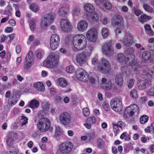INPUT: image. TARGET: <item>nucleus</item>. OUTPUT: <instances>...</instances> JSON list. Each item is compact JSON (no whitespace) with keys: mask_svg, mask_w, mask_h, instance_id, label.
<instances>
[{"mask_svg":"<svg viewBox=\"0 0 154 154\" xmlns=\"http://www.w3.org/2000/svg\"><path fill=\"white\" fill-rule=\"evenodd\" d=\"M75 76L78 80L84 82L89 80L90 82L92 84L99 83V78L96 74L92 72L88 74L82 68H79L77 70Z\"/></svg>","mask_w":154,"mask_h":154,"instance_id":"nucleus-1","label":"nucleus"},{"mask_svg":"<svg viewBox=\"0 0 154 154\" xmlns=\"http://www.w3.org/2000/svg\"><path fill=\"white\" fill-rule=\"evenodd\" d=\"M85 48L86 49L83 52L79 53L76 56V61L80 66L85 63L94 49L93 45L90 44H88Z\"/></svg>","mask_w":154,"mask_h":154,"instance_id":"nucleus-2","label":"nucleus"},{"mask_svg":"<svg viewBox=\"0 0 154 154\" xmlns=\"http://www.w3.org/2000/svg\"><path fill=\"white\" fill-rule=\"evenodd\" d=\"M150 73L153 74V72L150 70L148 72H144L143 75H144L145 79L140 80L138 81L137 87L139 90H144L151 85V79L152 77V75Z\"/></svg>","mask_w":154,"mask_h":154,"instance_id":"nucleus-3","label":"nucleus"},{"mask_svg":"<svg viewBox=\"0 0 154 154\" xmlns=\"http://www.w3.org/2000/svg\"><path fill=\"white\" fill-rule=\"evenodd\" d=\"M87 42L86 37L82 34L76 35L73 38V45L77 50L84 49L86 46Z\"/></svg>","mask_w":154,"mask_h":154,"instance_id":"nucleus-4","label":"nucleus"},{"mask_svg":"<svg viewBox=\"0 0 154 154\" xmlns=\"http://www.w3.org/2000/svg\"><path fill=\"white\" fill-rule=\"evenodd\" d=\"M59 58L57 56L51 55L48 57L43 62L44 66L48 68L53 69L57 65Z\"/></svg>","mask_w":154,"mask_h":154,"instance_id":"nucleus-5","label":"nucleus"},{"mask_svg":"<svg viewBox=\"0 0 154 154\" xmlns=\"http://www.w3.org/2000/svg\"><path fill=\"white\" fill-rule=\"evenodd\" d=\"M100 63V65L98 67L99 70L103 73H109L111 69V64L109 62L107 59L103 57Z\"/></svg>","mask_w":154,"mask_h":154,"instance_id":"nucleus-6","label":"nucleus"},{"mask_svg":"<svg viewBox=\"0 0 154 154\" xmlns=\"http://www.w3.org/2000/svg\"><path fill=\"white\" fill-rule=\"evenodd\" d=\"M51 122L47 118L43 117L40 119L37 123L38 130L41 132H44L46 131L50 127Z\"/></svg>","mask_w":154,"mask_h":154,"instance_id":"nucleus-7","label":"nucleus"},{"mask_svg":"<svg viewBox=\"0 0 154 154\" xmlns=\"http://www.w3.org/2000/svg\"><path fill=\"white\" fill-rule=\"evenodd\" d=\"M55 17V15L52 13L46 14L44 18L42 19L40 24L42 29H46L48 24L53 22Z\"/></svg>","mask_w":154,"mask_h":154,"instance_id":"nucleus-8","label":"nucleus"},{"mask_svg":"<svg viewBox=\"0 0 154 154\" xmlns=\"http://www.w3.org/2000/svg\"><path fill=\"white\" fill-rule=\"evenodd\" d=\"M73 145L70 142L67 141L61 143L59 146V150L63 154H69L72 151Z\"/></svg>","mask_w":154,"mask_h":154,"instance_id":"nucleus-9","label":"nucleus"},{"mask_svg":"<svg viewBox=\"0 0 154 154\" xmlns=\"http://www.w3.org/2000/svg\"><path fill=\"white\" fill-rule=\"evenodd\" d=\"M139 112V107L135 104H131L125 110L124 115L125 117H127V114L129 116H132L134 114L138 115Z\"/></svg>","mask_w":154,"mask_h":154,"instance_id":"nucleus-10","label":"nucleus"},{"mask_svg":"<svg viewBox=\"0 0 154 154\" xmlns=\"http://www.w3.org/2000/svg\"><path fill=\"white\" fill-rule=\"evenodd\" d=\"M60 123L63 125H67L71 123V118L70 115L66 112L61 113L59 116Z\"/></svg>","mask_w":154,"mask_h":154,"instance_id":"nucleus-11","label":"nucleus"},{"mask_svg":"<svg viewBox=\"0 0 154 154\" xmlns=\"http://www.w3.org/2000/svg\"><path fill=\"white\" fill-rule=\"evenodd\" d=\"M110 106L112 109L116 112H120L122 106L121 100L118 98H112L110 101Z\"/></svg>","mask_w":154,"mask_h":154,"instance_id":"nucleus-12","label":"nucleus"},{"mask_svg":"<svg viewBox=\"0 0 154 154\" xmlns=\"http://www.w3.org/2000/svg\"><path fill=\"white\" fill-rule=\"evenodd\" d=\"M102 52L105 55L110 57L114 54L113 49L111 43L109 42L105 43L102 46Z\"/></svg>","mask_w":154,"mask_h":154,"instance_id":"nucleus-13","label":"nucleus"},{"mask_svg":"<svg viewBox=\"0 0 154 154\" xmlns=\"http://www.w3.org/2000/svg\"><path fill=\"white\" fill-rule=\"evenodd\" d=\"M60 42V37L58 35L56 34L52 35L50 41V47L51 49H56L58 46Z\"/></svg>","mask_w":154,"mask_h":154,"instance_id":"nucleus-14","label":"nucleus"},{"mask_svg":"<svg viewBox=\"0 0 154 154\" xmlns=\"http://www.w3.org/2000/svg\"><path fill=\"white\" fill-rule=\"evenodd\" d=\"M97 32L94 28H92L88 31L86 34L87 39L91 42H94L97 39Z\"/></svg>","mask_w":154,"mask_h":154,"instance_id":"nucleus-15","label":"nucleus"},{"mask_svg":"<svg viewBox=\"0 0 154 154\" xmlns=\"http://www.w3.org/2000/svg\"><path fill=\"white\" fill-rule=\"evenodd\" d=\"M123 20V18L121 16L115 15L112 19V24L113 26H119L120 28H123L124 26Z\"/></svg>","mask_w":154,"mask_h":154,"instance_id":"nucleus-16","label":"nucleus"},{"mask_svg":"<svg viewBox=\"0 0 154 154\" xmlns=\"http://www.w3.org/2000/svg\"><path fill=\"white\" fill-rule=\"evenodd\" d=\"M60 26L62 30L65 32H69L72 29L71 24L66 19H63L61 20Z\"/></svg>","mask_w":154,"mask_h":154,"instance_id":"nucleus-17","label":"nucleus"},{"mask_svg":"<svg viewBox=\"0 0 154 154\" xmlns=\"http://www.w3.org/2000/svg\"><path fill=\"white\" fill-rule=\"evenodd\" d=\"M133 36L130 32L127 33L123 39L124 45L126 47L131 46L133 42Z\"/></svg>","mask_w":154,"mask_h":154,"instance_id":"nucleus-18","label":"nucleus"},{"mask_svg":"<svg viewBox=\"0 0 154 154\" xmlns=\"http://www.w3.org/2000/svg\"><path fill=\"white\" fill-rule=\"evenodd\" d=\"M128 50L131 51V54H128L126 57L125 62L127 65H131L134 63V62L135 56L132 54L134 52V50L132 48H129Z\"/></svg>","mask_w":154,"mask_h":154,"instance_id":"nucleus-19","label":"nucleus"},{"mask_svg":"<svg viewBox=\"0 0 154 154\" xmlns=\"http://www.w3.org/2000/svg\"><path fill=\"white\" fill-rule=\"evenodd\" d=\"M88 26V22L85 20H82L77 24V30L79 32H84L86 30Z\"/></svg>","mask_w":154,"mask_h":154,"instance_id":"nucleus-20","label":"nucleus"},{"mask_svg":"<svg viewBox=\"0 0 154 154\" xmlns=\"http://www.w3.org/2000/svg\"><path fill=\"white\" fill-rule=\"evenodd\" d=\"M56 84L58 87L63 88H65L69 85L66 79L63 78H60L58 79L57 81Z\"/></svg>","mask_w":154,"mask_h":154,"instance_id":"nucleus-21","label":"nucleus"},{"mask_svg":"<svg viewBox=\"0 0 154 154\" xmlns=\"http://www.w3.org/2000/svg\"><path fill=\"white\" fill-rule=\"evenodd\" d=\"M50 105V103L49 102L45 101L42 102V110L43 112L45 114H49Z\"/></svg>","mask_w":154,"mask_h":154,"instance_id":"nucleus-22","label":"nucleus"},{"mask_svg":"<svg viewBox=\"0 0 154 154\" xmlns=\"http://www.w3.org/2000/svg\"><path fill=\"white\" fill-rule=\"evenodd\" d=\"M152 17L145 14H143L138 17V21L141 23H143L147 21V20H150Z\"/></svg>","mask_w":154,"mask_h":154,"instance_id":"nucleus-23","label":"nucleus"},{"mask_svg":"<svg viewBox=\"0 0 154 154\" xmlns=\"http://www.w3.org/2000/svg\"><path fill=\"white\" fill-rule=\"evenodd\" d=\"M33 86L35 88L39 91H45V86L41 82L35 83Z\"/></svg>","mask_w":154,"mask_h":154,"instance_id":"nucleus-24","label":"nucleus"},{"mask_svg":"<svg viewBox=\"0 0 154 154\" xmlns=\"http://www.w3.org/2000/svg\"><path fill=\"white\" fill-rule=\"evenodd\" d=\"M69 8L67 7L63 6L59 10V14L62 17H65L68 13Z\"/></svg>","mask_w":154,"mask_h":154,"instance_id":"nucleus-25","label":"nucleus"},{"mask_svg":"<svg viewBox=\"0 0 154 154\" xmlns=\"http://www.w3.org/2000/svg\"><path fill=\"white\" fill-rule=\"evenodd\" d=\"M84 9L85 11L91 14L94 12V6L90 4H86L84 6Z\"/></svg>","mask_w":154,"mask_h":154,"instance_id":"nucleus-26","label":"nucleus"},{"mask_svg":"<svg viewBox=\"0 0 154 154\" xmlns=\"http://www.w3.org/2000/svg\"><path fill=\"white\" fill-rule=\"evenodd\" d=\"M116 83L118 85H121L123 82V78L122 75L121 74L117 75L115 79Z\"/></svg>","mask_w":154,"mask_h":154,"instance_id":"nucleus-27","label":"nucleus"},{"mask_svg":"<svg viewBox=\"0 0 154 154\" xmlns=\"http://www.w3.org/2000/svg\"><path fill=\"white\" fill-rule=\"evenodd\" d=\"M17 101L18 99L16 96L13 95L8 99V103L9 105L13 106L17 102Z\"/></svg>","mask_w":154,"mask_h":154,"instance_id":"nucleus-28","label":"nucleus"},{"mask_svg":"<svg viewBox=\"0 0 154 154\" xmlns=\"http://www.w3.org/2000/svg\"><path fill=\"white\" fill-rule=\"evenodd\" d=\"M39 104V103L37 100L35 99H33L30 102L29 104V107L33 109H35L38 107Z\"/></svg>","mask_w":154,"mask_h":154,"instance_id":"nucleus-29","label":"nucleus"},{"mask_svg":"<svg viewBox=\"0 0 154 154\" xmlns=\"http://www.w3.org/2000/svg\"><path fill=\"white\" fill-rule=\"evenodd\" d=\"M143 59L145 60H147L150 59L151 56L150 52L149 51H145L142 54Z\"/></svg>","mask_w":154,"mask_h":154,"instance_id":"nucleus-30","label":"nucleus"},{"mask_svg":"<svg viewBox=\"0 0 154 154\" xmlns=\"http://www.w3.org/2000/svg\"><path fill=\"white\" fill-rule=\"evenodd\" d=\"M33 62L34 61L25 59L23 66L24 68L25 69H28L32 65Z\"/></svg>","mask_w":154,"mask_h":154,"instance_id":"nucleus-31","label":"nucleus"},{"mask_svg":"<svg viewBox=\"0 0 154 154\" xmlns=\"http://www.w3.org/2000/svg\"><path fill=\"white\" fill-rule=\"evenodd\" d=\"M126 57L123 53H119L117 55V60L120 63H122L124 61L125 62Z\"/></svg>","mask_w":154,"mask_h":154,"instance_id":"nucleus-32","label":"nucleus"},{"mask_svg":"<svg viewBox=\"0 0 154 154\" xmlns=\"http://www.w3.org/2000/svg\"><path fill=\"white\" fill-rule=\"evenodd\" d=\"M130 96L133 99H136L138 96L137 91L136 89H133L130 92Z\"/></svg>","mask_w":154,"mask_h":154,"instance_id":"nucleus-33","label":"nucleus"},{"mask_svg":"<svg viewBox=\"0 0 154 154\" xmlns=\"http://www.w3.org/2000/svg\"><path fill=\"white\" fill-rule=\"evenodd\" d=\"M97 145L98 148L103 149L104 146V140L101 138H98L97 140Z\"/></svg>","mask_w":154,"mask_h":154,"instance_id":"nucleus-34","label":"nucleus"},{"mask_svg":"<svg viewBox=\"0 0 154 154\" xmlns=\"http://www.w3.org/2000/svg\"><path fill=\"white\" fill-rule=\"evenodd\" d=\"M143 7L145 11L148 12L152 13L153 11V8L146 4H143Z\"/></svg>","mask_w":154,"mask_h":154,"instance_id":"nucleus-35","label":"nucleus"},{"mask_svg":"<svg viewBox=\"0 0 154 154\" xmlns=\"http://www.w3.org/2000/svg\"><path fill=\"white\" fill-rule=\"evenodd\" d=\"M112 82L110 80L108 83L103 87H102V88L107 91L110 90L112 88Z\"/></svg>","mask_w":154,"mask_h":154,"instance_id":"nucleus-36","label":"nucleus"},{"mask_svg":"<svg viewBox=\"0 0 154 154\" xmlns=\"http://www.w3.org/2000/svg\"><path fill=\"white\" fill-rule=\"evenodd\" d=\"M102 4L107 9H110L112 8V5L108 1L104 0L102 2Z\"/></svg>","mask_w":154,"mask_h":154,"instance_id":"nucleus-37","label":"nucleus"},{"mask_svg":"<svg viewBox=\"0 0 154 154\" xmlns=\"http://www.w3.org/2000/svg\"><path fill=\"white\" fill-rule=\"evenodd\" d=\"M91 15L92 21H96L98 20L99 18L98 15L95 12H93V13L91 14Z\"/></svg>","mask_w":154,"mask_h":154,"instance_id":"nucleus-38","label":"nucleus"},{"mask_svg":"<svg viewBox=\"0 0 154 154\" xmlns=\"http://www.w3.org/2000/svg\"><path fill=\"white\" fill-rule=\"evenodd\" d=\"M25 59L29 60H31V61H34L33 55L32 51H30L28 52L26 57Z\"/></svg>","mask_w":154,"mask_h":154,"instance_id":"nucleus-39","label":"nucleus"},{"mask_svg":"<svg viewBox=\"0 0 154 154\" xmlns=\"http://www.w3.org/2000/svg\"><path fill=\"white\" fill-rule=\"evenodd\" d=\"M144 28L145 29L150 32L149 34L150 35H153V31L151 29V26L150 25L148 24H146L144 25Z\"/></svg>","mask_w":154,"mask_h":154,"instance_id":"nucleus-40","label":"nucleus"},{"mask_svg":"<svg viewBox=\"0 0 154 154\" xmlns=\"http://www.w3.org/2000/svg\"><path fill=\"white\" fill-rule=\"evenodd\" d=\"M148 119L149 117L148 116L146 115H143L140 118V122L141 124H144L148 121Z\"/></svg>","mask_w":154,"mask_h":154,"instance_id":"nucleus-41","label":"nucleus"},{"mask_svg":"<svg viewBox=\"0 0 154 154\" xmlns=\"http://www.w3.org/2000/svg\"><path fill=\"white\" fill-rule=\"evenodd\" d=\"M29 25L30 28L32 31L35 30L36 29V25L34 21L33 20H31L29 22Z\"/></svg>","mask_w":154,"mask_h":154,"instance_id":"nucleus-42","label":"nucleus"},{"mask_svg":"<svg viewBox=\"0 0 154 154\" xmlns=\"http://www.w3.org/2000/svg\"><path fill=\"white\" fill-rule=\"evenodd\" d=\"M21 117V119L22 121L21 122V125L22 126H23L26 125L27 123L28 119L26 116H22Z\"/></svg>","mask_w":154,"mask_h":154,"instance_id":"nucleus-43","label":"nucleus"},{"mask_svg":"<svg viewBox=\"0 0 154 154\" xmlns=\"http://www.w3.org/2000/svg\"><path fill=\"white\" fill-rule=\"evenodd\" d=\"M62 134V130L60 127L57 126L56 128L55 136L56 137L60 136Z\"/></svg>","mask_w":154,"mask_h":154,"instance_id":"nucleus-44","label":"nucleus"},{"mask_svg":"<svg viewBox=\"0 0 154 154\" xmlns=\"http://www.w3.org/2000/svg\"><path fill=\"white\" fill-rule=\"evenodd\" d=\"M134 84V82L133 80L132 79H129L127 82V85L128 88L130 89L133 86Z\"/></svg>","mask_w":154,"mask_h":154,"instance_id":"nucleus-45","label":"nucleus"},{"mask_svg":"<svg viewBox=\"0 0 154 154\" xmlns=\"http://www.w3.org/2000/svg\"><path fill=\"white\" fill-rule=\"evenodd\" d=\"M102 35L103 38L106 37L108 34V31L106 28H103L102 30Z\"/></svg>","mask_w":154,"mask_h":154,"instance_id":"nucleus-46","label":"nucleus"},{"mask_svg":"<svg viewBox=\"0 0 154 154\" xmlns=\"http://www.w3.org/2000/svg\"><path fill=\"white\" fill-rule=\"evenodd\" d=\"M30 9L34 12H36L38 11L39 9L38 6L34 4H31L30 6Z\"/></svg>","mask_w":154,"mask_h":154,"instance_id":"nucleus-47","label":"nucleus"},{"mask_svg":"<svg viewBox=\"0 0 154 154\" xmlns=\"http://www.w3.org/2000/svg\"><path fill=\"white\" fill-rule=\"evenodd\" d=\"M87 121L90 123L93 124L96 122V120L94 116H91L88 117L87 119Z\"/></svg>","mask_w":154,"mask_h":154,"instance_id":"nucleus-48","label":"nucleus"},{"mask_svg":"<svg viewBox=\"0 0 154 154\" xmlns=\"http://www.w3.org/2000/svg\"><path fill=\"white\" fill-rule=\"evenodd\" d=\"M67 72L69 73H72L74 71V68L73 66L70 65L67 66L66 69Z\"/></svg>","mask_w":154,"mask_h":154,"instance_id":"nucleus-49","label":"nucleus"},{"mask_svg":"<svg viewBox=\"0 0 154 154\" xmlns=\"http://www.w3.org/2000/svg\"><path fill=\"white\" fill-rule=\"evenodd\" d=\"M15 34H13L6 38V42L7 43H9L12 40H13L15 37Z\"/></svg>","mask_w":154,"mask_h":154,"instance_id":"nucleus-50","label":"nucleus"},{"mask_svg":"<svg viewBox=\"0 0 154 154\" xmlns=\"http://www.w3.org/2000/svg\"><path fill=\"white\" fill-rule=\"evenodd\" d=\"M83 113L85 116H89L90 112L89 109L87 108H85L83 109Z\"/></svg>","mask_w":154,"mask_h":154,"instance_id":"nucleus-51","label":"nucleus"},{"mask_svg":"<svg viewBox=\"0 0 154 154\" xmlns=\"http://www.w3.org/2000/svg\"><path fill=\"white\" fill-rule=\"evenodd\" d=\"M113 131L115 135L116 136L119 131L118 128L119 126L118 125L116 124H113Z\"/></svg>","mask_w":154,"mask_h":154,"instance_id":"nucleus-52","label":"nucleus"},{"mask_svg":"<svg viewBox=\"0 0 154 154\" xmlns=\"http://www.w3.org/2000/svg\"><path fill=\"white\" fill-rule=\"evenodd\" d=\"M10 154H17L18 152V149L13 147H11L10 149Z\"/></svg>","mask_w":154,"mask_h":154,"instance_id":"nucleus-53","label":"nucleus"},{"mask_svg":"<svg viewBox=\"0 0 154 154\" xmlns=\"http://www.w3.org/2000/svg\"><path fill=\"white\" fill-rule=\"evenodd\" d=\"M109 81V80L105 78H102L101 79V85L102 87L106 85Z\"/></svg>","mask_w":154,"mask_h":154,"instance_id":"nucleus-54","label":"nucleus"},{"mask_svg":"<svg viewBox=\"0 0 154 154\" xmlns=\"http://www.w3.org/2000/svg\"><path fill=\"white\" fill-rule=\"evenodd\" d=\"M148 94L149 96L154 95V86L150 88L148 91Z\"/></svg>","mask_w":154,"mask_h":154,"instance_id":"nucleus-55","label":"nucleus"},{"mask_svg":"<svg viewBox=\"0 0 154 154\" xmlns=\"http://www.w3.org/2000/svg\"><path fill=\"white\" fill-rule=\"evenodd\" d=\"M103 106L104 109L107 111L109 110L110 109V108L109 104L106 102H104L103 103Z\"/></svg>","mask_w":154,"mask_h":154,"instance_id":"nucleus-56","label":"nucleus"},{"mask_svg":"<svg viewBox=\"0 0 154 154\" xmlns=\"http://www.w3.org/2000/svg\"><path fill=\"white\" fill-rule=\"evenodd\" d=\"M80 14V9L79 8H75L73 12V15L77 16Z\"/></svg>","mask_w":154,"mask_h":154,"instance_id":"nucleus-57","label":"nucleus"},{"mask_svg":"<svg viewBox=\"0 0 154 154\" xmlns=\"http://www.w3.org/2000/svg\"><path fill=\"white\" fill-rule=\"evenodd\" d=\"M121 70L123 73L125 74L127 73L129 71V69L127 66H124L122 67L121 68Z\"/></svg>","mask_w":154,"mask_h":154,"instance_id":"nucleus-58","label":"nucleus"},{"mask_svg":"<svg viewBox=\"0 0 154 154\" xmlns=\"http://www.w3.org/2000/svg\"><path fill=\"white\" fill-rule=\"evenodd\" d=\"M35 38V36L34 35H31L29 36L27 42L28 45H30Z\"/></svg>","mask_w":154,"mask_h":154,"instance_id":"nucleus-59","label":"nucleus"},{"mask_svg":"<svg viewBox=\"0 0 154 154\" xmlns=\"http://www.w3.org/2000/svg\"><path fill=\"white\" fill-rule=\"evenodd\" d=\"M92 63L94 66L97 65L98 63V59L96 57H94L91 60Z\"/></svg>","mask_w":154,"mask_h":154,"instance_id":"nucleus-60","label":"nucleus"},{"mask_svg":"<svg viewBox=\"0 0 154 154\" xmlns=\"http://www.w3.org/2000/svg\"><path fill=\"white\" fill-rule=\"evenodd\" d=\"M134 13L137 16H139L143 13V12L140 10L138 9H135Z\"/></svg>","mask_w":154,"mask_h":154,"instance_id":"nucleus-61","label":"nucleus"},{"mask_svg":"<svg viewBox=\"0 0 154 154\" xmlns=\"http://www.w3.org/2000/svg\"><path fill=\"white\" fill-rule=\"evenodd\" d=\"M139 66L137 64H134L132 66V69L134 72H137L139 70Z\"/></svg>","mask_w":154,"mask_h":154,"instance_id":"nucleus-62","label":"nucleus"},{"mask_svg":"<svg viewBox=\"0 0 154 154\" xmlns=\"http://www.w3.org/2000/svg\"><path fill=\"white\" fill-rule=\"evenodd\" d=\"M36 55L38 58L40 59L42 57L41 52L39 51H36L35 52Z\"/></svg>","mask_w":154,"mask_h":154,"instance_id":"nucleus-63","label":"nucleus"},{"mask_svg":"<svg viewBox=\"0 0 154 154\" xmlns=\"http://www.w3.org/2000/svg\"><path fill=\"white\" fill-rule=\"evenodd\" d=\"M50 94L51 95L54 96L56 94V90L54 88H51L50 89Z\"/></svg>","mask_w":154,"mask_h":154,"instance_id":"nucleus-64","label":"nucleus"}]
</instances>
